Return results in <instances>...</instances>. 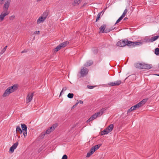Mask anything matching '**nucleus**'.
<instances>
[{
    "label": "nucleus",
    "mask_w": 159,
    "mask_h": 159,
    "mask_svg": "<svg viewBox=\"0 0 159 159\" xmlns=\"http://www.w3.org/2000/svg\"><path fill=\"white\" fill-rule=\"evenodd\" d=\"M74 96V94L72 93H69L67 95V97L70 98H72Z\"/></svg>",
    "instance_id": "nucleus-28"
},
{
    "label": "nucleus",
    "mask_w": 159,
    "mask_h": 159,
    "mask_svg": "<svg viewBox=\"0 0 159 159\" xmlns=\"http://www.w3.org/2000/svg\"><path fill=\"white\" fill-rule=\"evenodd\" d=\"M17 89V87L16 85H14L12 86L9 87L4 92L2 95L3 97H5L8 96Z\"/></svg>",
    "instance_id": "nucleus-3"
},
{
    "label": "nucleus",
    "mask_w": 159,
    "mask_h": 159,
    "mask_svg": "<svg viewBox=\"0 0 159 159\" xmlns=\"http://www.w3.org/2000/svg\"><path fill=\"white\" fill-rule=\"evenodd\" d=\"M95 151V149H93V147L91 148L89 152L91 153L92 154Z\"/></svg>",
    "instance_id": "nucleus-34"
},
{
    "label": "nucleus",
    "mask_w": 159,
    "mask_h": 159,
    "mask_svg": "<svg viewBox=\"0 0 159 159\" xmlns=\"http://www.w3.org/2000/svg\"><path fill=\"white\" fill-rule=\"evenodd\" d=\"M101 146V144L97 145L93 147V148L95 149V151L98 149Z\"/></svg>",
    "instance_id": "nucleus-24"
},
{
    "label": "nucleus",
    "mask_w": 159,
    "mask_h": 159,
    "mask_svg": "<svg viewBox=\"0 0 159 159\" xmlns=\"http://www.w3.org/2000/svg\"><path fill=\"white\" fill-rule=\"evenodd\" d=\"M124 17H123L121 15L119 19L120 20H121Z\"/></svg>",
    "instance_id": "nucleus-40"
},
{
    "label": "nucleus",
    "mask_w": 159,
    "mask_h": 159,
    "mask_svg": "<svg viewBox=\"0 0 159 159\" xmlns=\"http://www.w3.org/2000/svg\"><path fill=\"white\" fill-rule=\"evenodd\" d=\"M62 48L61 47V46L60 45H59L58 46H57L56 48L54 49V52H57L58 50H60Z\"/></svg>",
    "instance_id": "nucleus-23"
},
{
    "label": "nucleus",
    "mask_w": 159,
    "mask_h": 159,
    "mask_svg": "<svg viewBox=\"0 0 159 159\" xmlns=\"http://www.w3.org/2000/svg\"><path fill=\"white\" fill-rule=\"evenodd\" d=\"M39 31H36L34 32V34H39Z\"/></svg>",
    "instance_id": "nucleus-45"
},
{
    "label": "nucleus",
    "mask_w": 159,
    "mask_h": 159,
    "mask_svg": "<svg viewBox=\"0 0 159 159\" xmlns=\"http://www.w3.org/2000/svg\"><path fill=\"white\" fill-rule=\"evenodd\" d=\"M158 75V76H159V75Z\"/></svg>",
    "instance_id": "nucleus-51"
},
{
    "label": "nucleus",
    "mask_w": 159,
    "mask_h": 159,
    "mask_svg": "<svg viewBox=\"0 0 159 159\" xmlns=\"http://www.w3.org/2000/svg\"><path fill=\"white\" fill-rule=\"evenodd\" d=\"M158 67H159V66Z\"/></svg>",
    "instance_id": "nucleus-52"
},
{
    "label": "nucleus",
    "mask_w": 159,
    "mask_h": 159,
    "mask_svg": "<svg viewBox=\"0 0 159 159\" xmlns=\"http://www.w3.org/2000/svg\"><path fill=\"white\" fill-rule=\"evenodd\" d=\"M46 134V133H45V132H43L40 135L39 137L40 138L43 139L44 138Z\"/></svg>",
    "instance_id": "nucleus-27"
},
{
    "label": "nucleus",
    "mask_w": 159,
    "mask_h": 159,
    "mask_svg": "<svg viewBox=\"0 0 159 159\" xmlns=\"http://www.w3.org/2000/svg\"><path fill=\"white\" fill-rule=\"evenodd\" d=\"M5 1V0H0V4H3ZM11 2V0H6L5 2L3 8V11L1 13L0 15V22L2 21L4 17L9 14L10 12L7 10L10 6Z\"/></svg>",
    "instance_id": "nucleus-1"
},
{
    "label": "nucleus",
    "mask_w": 159,
    "mask_h": 159,
    "mask_svg": "<svg viewBox=\"0 0 159 159\" xmlns=\"http://www.w3.org/2000/svg\"><path fill=\"white\" fill-rule=\"evenodd\" d=\"M141 43L140 42H132L128 41L127 40H121L118 42L117 45L120 47H124L126 45L128 46H136Z\"/></svg>",
    "instance_id": "nucleus-2"
},
{
    "label": "nucleus",
    "mask_w": 159,
    "mask_h": 159,
    "mask_svg": "<svg viewBox=\"0 0 159 159\" xmlns=\"http://www.w3.org/2000/svg\"><path fill=\"white\" fill-rule=\"evenodd\" d=\"M124 17H123L121 15L119 19L120 20H121Z\"/></svg>",
    "instance_id": "nucleus-41"
},
{
    "label": "nucleus",
    "mask_w": 159,
    "mask_h": 159,
    "mask_svg": "<svg viewBox=\"0 0 159 159\" xmlns=\"http://www.w3.org/2000/svg\"><path fill=\"white\" fill-rule=\"evenodd\" d=\"M114 126L113 124H111L109 125L106 129L107 131L109 133L111 132L113 129Z\"/></svg>",
    "instance_id": "nucleus-13"
},
{
    "label": "nucleus",
    "mask_w": 159,
    "mask_h": 159,
    "mask_svg": "<svg viewBox=\"0 0 159 159\" xmlns=\"http://www.w3.org/2000/svg\"><path fill=\"white\" fill-rule=\"evenodd\" d=\"M108 133V132L107 131V130H106V129H105L104 130L101 132V135H103L105 134H107Z\"/></svg>",
    "instance_id": "nucleus-22"
},
{
    "label": "nucleus",
    "mask_w": 159,
    "mask_h": 159,
    "mask_svg": "<svg viewBox=\"0 0 159 159\" xmlns=\"http://www.w3.org/2000/svg\"><path fill=\"white\" fill-rule=\"evenodd\" d=\"M87 3L85 2V3H84V4H83L82 6L84 7L87 5Z\"/></svg>",
    "instance_id": "nucleus-47"
},
{
    "label": "nucleus",
    "mask_w": 159,
    "mask_h": 159,
    "mask_svg": "<svg viewBox=\"0 0 159 159\" xmlns=\"http://www.w3.org/2000/svg\"><path fill=\"white\" fill-rule=\"evenodd\" d=\"M121 83V80H118L114 82H110L108 84V85L111 86H117L120 85Z\"/></svg>",
    "instance_id": "nucleus-11"
},
{
    "label": "nucleus",
    "mask_w": 159,
    "mask_h": 159,
    "mask_svg": "<svg viewBox=\"0 0 159 159\" xmlns=\"http://www.w3.org/2000/svg\"><path fill=\"white\" fill-rule=\"evenodd\" d=\"M68 44V42L67 41L64 42L60 45L61 46V48H64Z\"/></svg>",
    "instance_id": "nucleus-20"
},
{
    "label": "nucleus",
    "mask_w": 159,
    "mask_h": 159,
    "mask_svg": "<svg viewBox=\"0 0 159 159\" xmlns=\"http://www.w3.org/2000/svg\"><path fill=\"white\" fill-rule=\"evenodd\" d=\"M132 111V110H131L130 109V108L128 110V111H127V112H128V113H129V112H131V111Z\"/></svg>",
    "instance_id": "nucleus-46"
},
{
    "label": "nucleus",
    "mask_w": 159,
    "mask_h": 159,
    "mask_svg": "<svg viewBox=\"0 0 159 159\" xmlns=\"http://www.w3.org/2000/svg\"><path fill=\"white\" fill-rule=\"evenodd\" d=\"M88 72V70L85 67H83L80 72L81 76L84 77L86 76Z\"/></svg>",
    "instance_id": "nucleus-7"
},
{
    "label": "nucleus",
    "mask_w": 159,
    "mask_h": 159,
    "mask_svg": "<svg viewBox=\"0 0 159 159\" xmlns=\"http://www.w3.org/2000/svg\"><path fill=\"white\" fill-rule=\"evenodd\" d=\"M48 15V13L46 11L44 12L37 19V23L38 24L43 23L45 20Z\"/></svg>",
    "instance_id": "nucleus-5"
},
{
    "label": "nucleus",
    "mask_w": 159,
    "mask_h": 159,
    "mask_svg": "<svg viewBox=\"0 0 159 159\" xmlns=\"http://www.w3.org/2000/svg\"><path fill=\"white\" fill-rule=\"evenodd\" d=\"M88 88L89 89H92L94 87L93 86H89V85L87 86Z\"/></svg>",
    "instance_id": "nucleus-38"
},
{
    "label": "nucleus",
    "mask_w": 159,
    "mask_h": 159,
    "mask_svg": "<svg viewBox=\"0 0 159 159\" xmlns=\"http://www.w3.org/2000/svg\"><path fill=\"white\" fill-rule=\"evenodd\" d=\"M16 133H19L20 134H21L22 133V130H21L19 126H17L16 127Z\"/></svg>",
    "instance_id": "nucleus-19"
},
{
    "label": "nucleus",
    "mask_w": 159,
    "mask_h": 159,
    "mask_svg": "<svg viewBox=\"0 0 159 159\" xmlns=\"http://www.w3.org/2000/svg\"><path fill=\"white\" fill-rule=\"evenodd\" d=\"M26 50H24V51H22L21 52V53H24V52H26Z\"/></svg>",
    "instance_id": "nucleus-49"
},
{
    "label": "nucleus",
    "mask_w": 159,
    "mask_h": 159,
    "mask_svg": "<svg viewBox=\"0 0 159 159\" xmlns=\"http://www.w3.org/2000/svg\"><path fill=\"white\" fill-rule=\"evenodd\" d=\"M120 20H120L119 19H118L116 21V23H115V24H117V23H119V22H120Z\"/></svg>",
    "instance_id": "nucleus-42"
},
{
    "label": "nucleus",
    "mask_w": 159,
    "mask_h": 159,
    "mask_svg": "<svg viewBox=\"0 0 159 159\" xmlns=\"http://www.w3.org/2000/svg\"><path fill=\"white\" fill-rule=\"evenodd\" d=\"M23 133V134L25 138L27 136V130L22 131Z\"/></svg>",
    "instance_id": "nucleus-32"
},
{
    "label": "nucleus",
    "mask_w": 159,
    "mask_h": 159,
    "mask_svg": "<svg viewBox=\"0 0 159 159\" xmlns=\"http://www.w3.org/2000/svg\"><path fill=\"white\" fill-rule=\"evenodd\" d=\"M133 107H134L135 110H136L138 108H139V107H141V106H140L139 103H138L137 104L135 105Z\"/></svg>",
    "instance_id": "nucleus-25"
},
{
    "label": "nucleus",
    "mask_w": 159,
    "mask_h": 159,
    "mask_svg": "<svg viewBox=\"0 0 159 159\" xmlns=\"http://www.w3.org/2000/svg\"><path fill=\"white\" fill-rule=\"evenodd\" d=\"M82 0H75L73 5L74 6L78 5L81 2Z\"/></svg>",
    "instance_id": "nucleus-17"
},
{
    "label": "nucleus",
    "mask_w": 159,
    "mask_h": 159,
    "mask_svg": "<svg viewBox=\"0 0 159 159\" xmlns=\"http://www.w3.org/2000/svg\"><path fill=\"white\" fill-rule=\"evenodd\" d=\"M66 89H67V87H64V88H63L62 90L61 91L60 93V96L61 95V94L62 93L63 91L64 90L66 91Z\"/></svg>",
    "instance_id": "nucleus-33"
},
{
    "label": "nucleus",
    "mask_w": 159,
    "mask_h": 159,
    "mask_svg": "<svg viewBox=\"0 0 159 159\" xmlns=\"http://www.w3.org/2000/svg\"><path fill=\"white\" fill-rule=\"evenodd\" d=\"M41 0H37V1L38 2V1H40Z\"/></svg>",
    "instance_id": "nucleus-50"
},
{
    "label": "nucleus",
    "mask_w": 159,
    "mask_h": 159,
    "mask_svg": "<svg viewBox=\"0 0 159 159\" xmlns=\"http://www.w3.org/2000/svg\"><path fill=\"white\" fill-rule=\"evenodd\" d=\"M106 108H104L102 109L99 111L98 112V113L99 114L100 116H101L103 113L104 112L107 110Z\"/></svg>",
    "instance_id": "nucleus-15"
},
{
    "label": "nucleus",
    "mask_w": 159,
    "mask_h": 159,
    "mask_svg": "<svg viewBox=\"0 0 159 159\" xmlns=\"http://www.w3.org/2000/svg\"><path fill=\"white\" fill-rule=\"evenodd\" d=\"M128 19V18L127 17H125L124 18V20H126Z\"/></svg>",
    "instance_id": "nucleus-48"
},
{
    "label": "nucleus",
    "mask_w": 159,
    "mask_h": 159,
    "mask_svg": "<svg viewBox=\"0 0 159 159\" xmlns=\"http://www.w3.org/2000/svg\"><path fill=\"white\" fill-rule=\"evenodd\" d=\"M155 53L157 55L159 54V48H157L155 49Z\"/></svg>",
    "instance_id": "nucleus-30"
},
{
    "label": "nucleus",
    "mask_w": 159,
    "mask_h": 159,
    "mask_svg": "<svg viewBox=\"0 0 159 159\" xmlns=\"http://www.w3.org/2000/svg\"><path fill=\"white\" fill-rule=\"evenodd\" d=\"M101 12L99 13L97 15V19L96 20V22L99 19L101 15Z\"/></svg>",
    "instance_id": "nucleus-31"
},
{
    "label": "nucleus",
    "mask_w": 159,
    "mask_h": 159,
    "mask_svg": "<svg viewBox=\"0 0 159 159\" xmlns=\"http://www.w3.org/2000/svg\"><path fill=\"white\" fill-rule=\"evenodd\" d=\"M78 104V103H76L75 105H74L72 107V108H73L75 107Z\"/></svg>",
    "instance_id": "nucleus-39"
},
{
    "label": "nucleus",
    "mask_w": 159,
    "mask_h": 159,
    "mask_svg": "<svg viewBox=\"0 0 159 159\" xmlns=\"http://www.w3.org/2000/svg\"><path fill=\"white\" fill-rule=\"evenodd\" d=\"M18 145V142H17L16 143H15L10 148V151L11 152H13L14 150L17 147Z\"/></svg>",
    "instance_id": "nucleus-12"
},
{
    "label": "nucleus",
    "mask_w": 159,
    "mask_h": 159,
    "mask_svg": "<svg viewBox=\"0 0 159 159\" xmlns=\"http://www.w3.org/2000/svg\"><path fill=\"white\" fill-rule=\"evenodd\" d=\"M148 100V99H144L139 102V103L140 104L141 107L143 105L147 102Z\"/></svg>",
    "instance_id": "nucleus-18"
},
{
    "label": "nucleus",
    "mask_w": 159,
    "mask_h": 159,
    "mask_svg": "<svg viewBox=\"0 0 159 159\" xmlns=\"http://www.w3.org/2000/svg\"><path fill=\"white\" fill-rule=\"evenodd\" d=\"M92 154L89 152L87 153L86 157H89Z\"/></svg>",
    "instance_id": "nucleus-36"
},
{
    "label": "nucleus",
    "mask_w": 159,
    "mask_h": 159,
    "mask_svg": "<svg viewBox=\"0 0 159 159\" xmlns=\"http://www.w3.org/2000/svg\"><path fill=\"white\" fill-rule=\"evenodd\" d=\"M34 94L33 93H29L26 98V102H29L31 101L32 100Z\"/></svg>",
    "instance_id": "nucleus-10"
},
{
    "label": "nucleus",
    "mask_w": 159,
    "mask_h": 159,
    "mask_svg": "<svg viewBox=\"0 0 159 159\" xmlns=\"http://www.w3.org/2000/svg\"><path fill=\"white\" fill-rule=\"evenodd\" d=\"M56 126L55 125H53L52 126L48 129L45 132L46 134H49L51 132L53 131L56 127Z\"/></svg>",
    "instance_id": "nucleus-9"
},
{
    "label": "nucleus",
    "mask_w": 159,
    "mask_h": 159,
    "mask_svg": "<svg viewBox=\"0 0 159 159\" xmlns=\"http://www.w3.org/2000/svg\"><path fill=\"white\" fill-rule=\"evenodd\" d=\"M128 12V10L127 9H125L124 11V12H123L122 16H123V17H125L126 14Z\"/></svg>",
    "instance_id": "nucleus-29"
},
{
    "label": "nucleus",
    "mask_w": 159,
    "mask_h": 159,
    "mask_svg": "<svg viewBox=\"0 0 159 159\" xmlns=\"http://www.w3.org/2000/svg\"><path fill=\"white\" fill-rule=\"evenodd\" d=\"M100 116L98 112L96 113L93 115L87 121V122H89L95 119H96L98 117Z\"/></svg>",
    "instance_id": "nucleus-8"
},
{
    "label": "nucleus",
    "mask_w": 159,
    "mask_h": 159,
    "mask_svg": "<svg viewBox=\"0 0 159 159\" xmlns=\"http://www.w3.org/2000/svg\"><path fill=\"white\" fill-rule=\"evenodd\" d=\"M93 64V61L92 60H89L86 62L84 64L85 66H89Z\"/></svg>",
    "instance_id": "nucleus-14"
},
{
    "label": "nucleus",
    "mask_w": 159,
    "mask_h": 159,
    "mask_svg": "<svg viewBox=\"0 0 159 159\" xmlns=\"http://www.w3.org/2000/svg\"><path fill=\"white\" fill-rule=\"evenodd\" d=\"M130 109L132 110V111L133 110H135V109L134 108V107L133 106L132 107L130 108Z\"/></svg>",
    "instance_id": "nucleus-44"
},
{
    "label": "nucleus",
    "mask_w": 159,
    "mask_h": 159,
    "mask_svg": "<svg viewBox=\"0 0 159 159\" xmlns=\"http://www.w3.org/2000/svg\"><path fill=\"white\" fill-rule=\"evenodd\" d=\"M62 159H67V156L66 155H64L63 156Z\"/></svg>",
    "instance_id": "nucleus-37"
},
{
    "label": "nucleus",
    "mask_w": 159,
    "mask_h": 159,
    "mask_svg": "<svg viewBox=\"0 0 159 159\" xmlns=\"http://www.w3.org/2000/svg\"><path fill=\"white\" fill-rule=\"evenodd\" d=\"M83 102L82 101L80 100L79 101V102L77 103H78V104L79 103H80L81 104H83Z\"/></svg>",
    "instance_id": "nucleus-43"
},
{
    "label": "nucleus",
    "mask_w": 159,
    "mask_h": 159,
    "mask_svg": "<svg viewBox=\"0 0 159 159\" xmlns=\"http://www.w3.org/2000/svg\"><path fill=\"white\" fill-rule=\"evenodd\" d=\"M21 127L22 129V131L27 130V127L25 124H21Z\"/></svg>",
    "instance_id": "nucleus-21"
},
{
    "label": "nucleus",
    "mask_w": 159,
    "mask_h": 159,
    "mask_svg": "<svg viewBox=\"0 0 159 159\" xmlns=\"http://www.w3.org/2000/svg\"><path fill=\"white\" fill-rule=\"evenodd\" d=\"M134 66L136 68L140 69H150L152 68V66L145 64L144 63H138L134 64Z\"/></svg>",
    "instance_id": "nucleus-4"
},
{
    "label": "nucleus",
    "mask_w": 159,
    "mask_h": 159,
    "mask_svg": "<svg viewBox=\"0 0 159 159\" xmlns=\"http://www.w3.org/2000/svg\"><path fill=\"white\" fill-rule=\"evenodd\" d=\"M15 18V16L12 15L9 17V19L11 20H13Z\"/></svg>",
    "instance_id": "nucleus-35"
},
{
    "label": "nucleus",
    "mask_w": 159,
    "mask_h": 159,
    "mask_svg": "<svg viewBox=\"0 0 159 159\" xmlns=\"http://www.w3.org/2000/svg\"><path fill=\"white\" fill-rule=\"evenodd\" d=\"M158 38H159V36H155L153 37H152L151 39H149V40L150 41H151V42H153V41H154L156 40Z\"/></svg>",
    "instance_id": "nucleus-16"
},
{
    "label": "nucleus",
    "mask_w": 159,
    "mask_h": 159,
    "mask_svg": "<svg viewBox=\"0 0 159 159\" xmlns=\"http://www.w3.org/2000/svg\"><path fill=\"white\" fill-rule=\"evenodd\" d=\"M7 46H6L4 48H3L1 50V51L0 53L1 54V55L2 54L5 52V51L6 50V49H7Z\"/></svg>",
    "instance_id": "nucleus-26"
},
{
    "label": "nucleus",
    "mask_w": 159,
    "mask_h": 159,
    "mask_svg": "<svg viewBox=\"0 0 159 159\" xmlns=\"http://www.w3.org/2000/svg\"><path fill=\"white\" fill-rule=\"evenodd\" d=\"M106 25L104 24L102 25L99 28L100 30V32L102 33H107L109 32L112 30H113L115 28H107L106 29Z\"/></svg>",
    "instance_id": "nucleus-6"
}]
</instances>
